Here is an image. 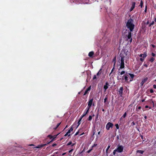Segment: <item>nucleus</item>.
I'll return each mask as SVG.
<instances>
[{"label": "nucleus", "mask_w": 156, "mask_h": 156, "mask_svg": "<svg viewBox=\"0 0 156 156\" xmlns=\"http://www.w3.org/2000/svg\"><path fill=\"white\" fill-rule=\"evenodd\" d=\"M126 26L127 28L129 29L130 31H128V34H126V36L127 37V40L129 39V41L131 42L132 40L131 32L133 30L135 27L134 22L133 20L130 19L128 20L126 24Z\"/></svg>", "instance_id": "nucleus-1"}, {"label": "nucleus", "mask_w": 156, "mask_h": 156, "mask_svg": "<svg viewBox=\"0 0 156 156\" xmlns=\"http://www.w3.org/2000/svg\"><path fill=\"white\" fill-rule=\"evenodd\" d=\"M124 149V147L122 145H119L116 149L117 152L119 153H121L123 151Z\"/></svg>", "instance_id": "nucleus-2"}, {"label": "nucleus", "mask_w": 156, "mask_h": 156, "mask_svg": "<svg viewBox=\"0 0 156 156\" xmlns=\"http://www.w3.org/2000/svg\"><path fill=\"white\" fill-rule=\"evenodd\" d=\"M124 57H121L120 66V69L123 68L124 67Z\"/></svg>", "instance_id": "nucleus-3"}, {"label": "nucleus", "mask_w": 156, "mask_h": 156, "mask_svg": "<svg viewBox=\"0 0 156 156\" xmlns=\"http://www.w3.org/2000/svg\"><path fill=\"white\" fill-rule=\"evenodd\" d=\"M113 126V124L110 122L107 123L106 126V128L107 130H109L110 128H112Z\"/></svg>", "instance_id": "nucleus-4"}, {"label": "nucleus", "mask_w": 156, "mask_h": 156, "mask_svg": "<svg viewBox=\"0 0 156 156\" xmlns=\"http://www.w3.org/2000/svg\"><path fill=\"white\" fill-rule=\"evenodd\" d=\"M89 110V108H87L86 109L85 112L83 113V114L81 116V118H83V117L85 116L86 115V114L88 113Z\"/></svg>", "instance_id": "nucleus-5"}, {"label": "nucleus", "mask_w": 156, "mask_h": 156, "mask_svg": "<svg viewBox=\"0 0 156 156\" xmlns=\"http://www.w3.org/2000/svg\"><path fill=\"white\" fill-rule=\"evenodd\" d=\"M93 101V99H90V101L88 102V106L87 107V108H89V109H90V108L92 104Z\"/></svg>", "instance_id": "nucleus-6"}, {"label": "nucleus", "mask_w": 156, "mask_h": 156, "mask_svg": "<svg viewBox=\"0 0 156 156\" xmlns=\"http://www.w3.org/2000/svg\"><path fill=\"white\" fill-rule=\"evenodd\" d=\"M122 91H123V87H121L120 88V89L119 91V94L120 95V96H122Z\"/></svg>", "instance_id": "nucleus-7"}, {"label": "nucleus", "mask_w": 156, "mask_h": 156, "mask_svg": "<svg viewBox=\"0 0 156 156\" xmlns=\"http://www.w3.org/2000/svg\"><path fill=\"white\" fill-rule=\"evenodd\" d=\"M108 83L107 82L106 83L105 85H104V89H105V91L108 88Z\"/></svg>", "instance_id": "nucleus-8"}, {"label": "nucleus", "mask_w": 156, "mask_h": 156, "mask_svg": "<svg viewBox=\"0 0 156 156\" xmlns=\"http://www.w3.org/2000/svg\"><path fill=\"white\" fill-rule=\"evenodd\" d=\"M135 5V3L133 2L132 3V6L130 9V11H131L134 8Z\"/></svg>", "instance_id": "nucleus-9"}, {"label": "nucleus", "mask_w": 156, "mask_h": 156, "mask_svg": "<svg viewBox=\"0 0 156 156\" xmlns=\"http://www.w3.org/2000/svg\"><path fill=\"white\" fill-rule=\"evenodd\" d=\"M139 56L140 57L145 58L147 56V55L146 53H145L144 54H140Z\"/></svg>", "instance_id": "nucleus-10"}, {"label": "nucleus", "mask_w": 156, "mask_h": 156, "mask_svg": "<svg viewBox=\"0 0 156 156\" xmlns=\"http://www.w3.org/2000/svg\"><path fill=\"white\" fill-rule=\"evenodd\" d=\"M90 86L88 87L85 91V93L83 94V95H85L88 92V91L90 90Z\"/></svg>", "instance_id": "nucleus-11"}, {"label": "nucleus", "mask_w": 156, "mask_h": 156, "mask_svg": "<svg viewBox=\"0 0 156 156\" xmlns=\"http://www.w3.org/2000/svg\"><path fill=\"white\" fill-rule=\"evenodd\" d=\"M126 115V113L125 112L123 115H122L120 118V120H122V119L123 118H125Z\"/></svg>", "instance_id": "nucleus-12"}, {"label": "nucleus", "mask_w": 156, "mask_h": 156, "mask_svg": "<svg viewBox=\"0 0 156 156\" xmlns=\"http://www.w3.org/2000/svg\"><path fill=\"white\" fill-rule=\"evenodd\" d=\"M94 54V52L93 51L90 52L88 54V55L90 57H92Z\"/></svg>", "instance_id": "nucleus-13"}, {"label": "nucleus", "mask_w": 156, "mask_h": 156, "mask_svg": "<svg viewBox=\"0 0 156 156\" xmlns=\"http://www.w3.org/2000/svg\"><path fill=\"white\" fill-rule=\"evenodd\" d=\"M147 78L144 79L143 80L141 83V84L142 85L147 80Z\"/></svg>", "instance_id": "nucleus-14"}, {"label": "nucleus", "mask_w": 156, "mask_h": 156, "mask_svg": "<svg viewBox=\"0 0 156 156\" xmlns=\"http://www.w3.org/2000/svg\"><path fill=\"white\" fill-rule=\"evenodd\" d=\"M46 145V144H45L38 145V146L35 147L34 148H41V147H43L45 145Z\"/></svg>", "instance_id": "nucleus-15"}, {"label": "nucleus", "mask_w": 156, "mask_h": 156, "mask_svg": "<svg viewBox=\"0 0 156 156\" xmlns=\"http://www.w3.org/2000/svg\"><path fill=\"white\" fill-rule=\"evenodd\" d=\"M82 118H81V117H80V119H79L78 122V125L77 126L76 128H77V127L78 126L80 125V121H81V119H82Z\"/></svg>", "instance_id": "nucleus-16"}, {"label": "nucleus", "mask_w": 156, "mask_h": 156, "mask_svg": "<svg viewBox=\"0 0 156 156\" xmlns=\"http://www.w3.org/2000/svg\"><path fill=\"white\" fill-rule=\"evenodd\" d=\"M144 152V151H142V150H138L136 151L137 153H139L141 154H143V153Z\"/></svg>", "instance_id": "nucleus-17"}, {"label": "nucleus", "mask_w": 156, "mask_h": 156, "mask_svg": "<svg viewBox=\"0 0 156 156\" xmlns=\"http://www.w3.org/2000/svg\"><path fill=\"white\" fill-rule=\"evenodd\" d=\"M154 58H153V57H152L150 60H149V61L152 62H153L154 61Z\"/></svg>", "instance_id": "nucleus-18"}, {"label": "nucleus", "mask_w": 156, "mask_h": 156, "mask_svg": "<svg viewBox=\"0 0 156 156\" xmlns=\"http://www.w3.org/2000/svg\"><path fill=\"white\" fill-rule=\"evenodd\" d=\"M143 4V1L142 0H141L140 4V6H141V8H142V7Z\"/></svg>", "instance_id": "nucleus-19"}, {"label": "nucleus", "mask_w": 156, "mask_h": 156, "mask_svg": "<svg viewBox=\"0 0 156 156\" xmlns=\"http://www.w3.org/2000/svg\"><path fill=\"white\" fill-rule=\"evenodd\" d=\"M129 74L130 75L131 78L133 79L134 76V75L130 73H129Z\"/></svg>", "instance_id": "nucleus-20"}, {"label": "nucleus", "mask_w": 156, "mask_h": 156, "mask_svg": "<svg viewBox=\"0 0 156 156\" xmlns=\"http://www.w3.org/2000/svg\"><path fill=\"white\" fill-rule=\"evenodd\" d=\"M107 99H108V97L107 96H106L105 98L104 99V102L105 103L106 102V101L107 100Z\"/></svg>", "instance_id": "nucleus-21"}, {"label": "nucleus", "mask_w": 156, "mask_h": 156, "mask_svg": "<svg viewBox=\"0 0 156 156\" xmlns=\"http://www.w3.org/2000/svg\"><path fill=\"white\" fill-rule=\"evenodd\" d=\"M92 119V117L90 116V115L89 118H88V120L89 121H91Z\"/></svg>", "instance_id": "nucleus-22"}, {"label": "nucleus", "mask_w": 156, "mask_h": 156, "mask_svg": "<svg viewBox=\"0 0 156 156\" xmlns=\"http://www.w3.org/2000/svg\"><path fill=\"white\" fill-rule=\"evenodd\" d=\"M125 73V72L124 71H122L121 73H120V74H119V75H122L123 74H124Z\"/></svg>", "instance_id": "nucleus-23"}, {"label": "nucleus", "mask_w": 156, "mask_h": 156, "mask_svg": "<svg viewBox=\"0 0 156 156\" xmlns=\"http://www.w3.org/2000/svg\"><path fill=\"white\" fill-rule=\"evenodd\" d=\"M124 78L126 81H127L128 80V77L127 76H125Z\"/></svg>", "instance_id": "nucleus-24"}, {"label": "nucleus", "mask_w": 156, "mask_h": 156, "mask_svg": "<svg viewBox=\"0 0 156 156\" xmlns=\"http://www.w3.org/2000/svg\"><path fill=\"white\" fill-rule=\"evenodd\" d=\"M117 152L116 150V149H115L113 152V154L114 155H115V154L116 152Z\"/></svg>", "instance_id": "nucleus-25"}, {"label": "nucleus", "mask_w": 156, "mask_h": 156, "mask_svg": "<svg viewBox=\"0 0 156 156\" xmlns=\"http://www.w3.org/2000/svg\"><path fill=\"white\" fill-rule=\"evenodd\" d=\"M72 144V142L71 141H70L67 144V145H70L71 144Z\"/></svg>", "instance_id": "nucleus-26"}, {"label": "nucleus", "mask_w": 156, "mask_h": 156, "mask_svg": "<svg viewBox=\"0 0 156 156\" xmlns=\"http://www.w3.org/2000/svg\"><path fill=\"white\" fill-rule=\"evenodd\" d=\"M110 147V146H108V147H107V149H106V152H107V151L109 149V148Z\"/></svg>", "instance_id": "nucleus-27"}, {"label": "nucleus", "mask_w": 156, "mask_h": 156, "mask_svg": "<svg viewBox=\"0 0 156 156\" xmlns=\"http://www.w3.org/2000/svg\"><path fill=\"white\" fill-rule=\"evenodd\" d=\"M60 124V123H58V124L57 125L56 127V128H55V129H56L57 128H58V126H59Z\"/></svg>", "instance_id": "nucleus-28"}, {"label": "nucleus", "mask_w": 156, "mask_h": 156, "mask_svg": "<svg viewBox=\"0 0 156 156\" xmlns=\"http://www.w3.org/2000/svg\"><path fill=\"white\" fill-rule=\"evenodd\" d=\"M154 23V22L153 21L151 23V24L149 25V26H151V25H153Z\"/></svg>", "instance_id": "nucleus-29"}, {"label": "nucleus", "mask_w": 156, "mask_h": 156, "mask_svg": "<svg viewBox=\"0 0 156 156\" xmlns=\"http://www.w3.org/2000/svg\"><path fill=\"white\" fill-rule=\"evenodd\" d=\"M150 92L151 93H153L154 92L153 90L152 89H151L150 90Z\"/></svg>", "instance_id": "nucleus-30"}, {"label": "nucleus", "mask_w": 156, "mask_h": 156, "mask_svg": "<svg viewBox=\"0 0 156 156\" xmlns=\"http://www.w3.org/2000/svg\"><path fill=\"white\" fill-rule=\"evenodd\" d=\"M48 137L50 138V139H51V138H52V136H51V135H48Z\"/></svg>", "instance_id": "nucleus-31"}, {"label": "nucleus", "mask_w": 156, "mask_h": 156, "mask_svg": "<svg viewBox=\"0 0 156 156\" xmlns=\"http://www.w3.org/2000/svg\"><path fill=\"white\" fill-rule=\"evenodd\" d=\"M115 126L116 127V128L117 129H118L119 128V126L118 124H116L115 125Z\"/></svg>", "instance_id": "nucleus-32"}, {"label": "nucleus", "mask_w": 156, "mask_h": 156, "mask_svg": "<svg viewBox=\"0 0 156 156\" xmlns=\"http://www.w3.org/2000/svg\"><path fill=\"white\" fill-rule=\"evenodd\" d=\"M151 55L153 56L154 57L155 56V54L153 53H151Z\"/></svg>", "instance_id": "nucleus-33"}, {"label": "nucleus", "mask_w": 156, "mask_h": 156, "mask_svg": "<svg viewBox=\"0 0 156 156\" xmlns=\"http://www.w3.org/2000/svg\"><path fill=\"white\" fill-rule=\"evenodd\" d=\"M92 150V149H90L88 151H87V153H90L91 151Z\"/></svg>", "instance_id": "nucleus-34"}, {"label": "nucleus", "mask_w": 156, "mask_h": 156, "mask_svg": "<svg viewBox=\"0 0 156 156\" xmlns=\"http://www.w3.org/2000/svg\"><path fill=\"white\" fill-rule=\"evenodd\" d=\"M101 70V69H100V71H99V72H98L97 73V76H99V75H100L99 72H100V71Z\"/></svg>", "instance_id": "nucleus-35"}, {"label": "nucleus", "mask_w": 156, "mask_h": 156, "mask_svg": "<svg viewBox=\"0 0 156 156\" xmlns=\"http://www.w3.org/2000/svg\"><path fill=\"white\" fill-rule=\"evenodd\" d=\"M114 69V67H113V68L112 69V70L111 71V73H110L109 75V76H110L111 75V73H112V72L113 71Z\"/></svg>", "instance_id": "nucleus-36"}, {"label": "nucleus", "mask_w": 156, "mask_h": 156, "mask_svg": "<svg viewBox=\"0 0 156 156\" xmlns=\"http://www.w3.org/2000/svg\"><path fill=\"white\" fill-rule=\"evenodd\" d=\"M96 78V76L95 75H94V77L93 78V79L94 80Z\"/></svg>", "instance_id": "nucleus-37"}, {"label": "nucleus", "mask_w": 156, "mask_h": 156, "mask_svg": "<svg viewBox=\"0 0 156 156\" xmlns=\"http://www.w3.org/2000/svg\"><path fill=\"white\" fill-rule=\"evenodd\" d=\"M73 149H72L70 150L69 151V153H70L73 151Z\"/></svg>", "instance_id": "nucleus-38"}, {"label": "nucleus", "mask_w": 156, "mask_h": 156, "mask_svg": "<svg viewBox=\"0 0 156 156\" xmlns=\"http://www.w3.org/2000/svg\"><path fill=\"white\" fill-rule=\"evenodd\" d=\"M140 60L142 62H143L144 60V59L142 58H141L140 59Z\"/></svg>", "instance_id": "nucleus-39"}, {"label": "nucleus", "mask_w": 156, "mask_h": 156, "mask_svg": "<svg viewBox=\"0 0 156 156\" xmlns=\"http://www.w3.org/2000/svg\"><path fill=\"white\" fill-rule=\"evenodd\" d=\"M153 86V87L154 88L156 89V85H155V84Z\"/></svg>", "instance_id": "nucleus-40"}, {"label": "nucleus", "mask_w": 156, "mask_h": 156, "mask_svg": "<svg viewBox=\"0 0 156 156\" xmlns=\"http://www.w3.org/2000/svg\"><path fill=\"white\" fill-rule=\"evenodd\" d=\"M73 128L72 127L69 130L70 131V132L71 131H72L73 130Z\"/></svg>", "instance_id": "nucleus-41"}, {"label": "nucleus", "mask_w": 156, "mask_h": 156, "mask_svg": "<svg viewBox=\"0 0 156 156\" xmlns=\"http://www.w3.org/2000/svg\"><path fill=\"white\" fill-rule=\"evenodd\" d=\"M56 145L57 144H52V146L53 147H55L56 146Z\"/></svg>", "instance_id": "nucleus-42"}, {"label": "nucleus", "mask_w": 156, "mask_h": 156, "mask_svg": "<svg viewBox=\"0 0 156 156\" xmlns=\"http://www.w3.org/2000/svg\"><path fill=\"white\" fill-rule=\"evenodd\" d=\"M70 131L69 130L67 132V133L68 134H69V133H70Z\"/></svg>", "instance_id": "nucleus-43"}, {"label": "nucleus", "mask_w": 156, "mask_h": 156, "mask_svg": "<svg viewBox=\"0 0 156 156\" xmlns=\"http://www.w3.org/2000/svg\"><path fill=\"white\" fill-rule=\"evenodd\" d=\"M79 133V131H78L75 134V136H76V135H77L78 133Z\"/></svg>", "instance_id": "nucleus-44"}, {"label": "nucleus", "mask_w": 156, "mask_h": 156, "mask_svg": "<svg viewBox=\"0 0 156 156\" xmlns=\"http://www.w3.org/2000/svg\"><path fill=\"white\" fill-rule=\"evenodd\" d=\"M67 135H68L69 136L70 135V134L69 135L67 133H66L65 135L64 136H66Z\"/></svg>", "instance_id": "nucleus-45"}, {"label": "nucleus", "mask_w": 156, "mask_h": 156, "mask_svg": "<svg viewBox=\"0 0 156 156\" xmlns=\"http://www.w3.org/2000/svg\"><path fill=\"white\" fill-rule=\"evenodd\" d=\"M132 123L133 125H134L135 124V123L134 122H133Z\"/></svg>", "instance_id": "nucleus-46"}, {"label": "nucleus", "mask_w": 156, "mask_h": 156, "mask_svg": "<svg viewBox=\"0 0 156 156\" xmlns=\"http://www.w3.org/2000/svg\"><path fill=\"white\" fill-rule=\"evenodd\" d=\"M152 45V47L153 48H155V45H153V44H152V45Z\"/></svg>", "instance_id": "nucleus-47"}, {"label": "nucleus", "mask_w": 156, "mask_h": 156, "mask_svg": "<svg viewBox=\"0 0 156 156\" xmlns=\"http://www.w3.org/2000/svg\"><path fill=\"white\" fill-rule=\"evenodd\" d=\"M144 66H145L146 67H147V65L146 64H145L144 65Z\"/></svg>", "instance_id": "nucleus-48"}, {"label": "nucleus", "mask_w": 156, "mask_h": 156, "mask_svg": "<svg viewBox=\"0 0 156 156\" xmlns=\"http://www.w3.org/2000/svg\"><path fill=\"white\" fill-rule=\"evenodd\" d=\"M148 107H149V106H148L146 105V106H145V108H148Z\"/></svg>", "instance_id": "nucleus-49"}, {"label": "nucleus", "mask_w": 156, "mask_h": 156, "mask_svg": "<svg viewBox=\"0 0 156 156\" xmlns=\"http://www.w3.org/2000/svg\"><path fill=\"white\" fill-rule=\"evenodd\" d=\"M141 108V107H140V106H139V107H138V109H140Z\"/></svg>", "instance_id": "nucleus-50"}, {"label": "nucleus", "mask_w": 156, "mask_h": 156, "mask_svg": "<svg viewBox=\"0 0 156 156\" xmlns=\"http://www.w3.org/2000/svg\"><path fill=\"white\" fill-rule=\"evenodd\" d=\"M144 118L145 119H147V116L146 115H145L144 116Z\"/></svg>", "instance_id": "nucleus-51"}, {"label": "nucleus", "mask_w": 156, "mask_h": 156, "mask_svg": "<svg viewBox=\"0 0 156 156\" xmlns=\"http://www.w3.org/2000/svg\"><path fill=\"white\" fill-rule=\"evenodd\" d=\"M115 59H116L115 58L113 59V61H115Z\"/></svg>", "instance_id": "nucleus-52"}, {"label": "nucleus", "mask_w": 156, "mask_h": 156, "mask_svg": "<svg viewBox=\"0 0 156 156\" xmlns=\"http://www.w3.org/2000/svg\"><path fill=\"white\" fill-rule=\"evenodd\" d=\"M34 144H30L29 145V146H34Z\"/></svg>", "instance_id": "nucleus-53"}, {"label": "nucleus", "mask_w": 156, "mask_h": 156, "mask_svg": "<svg viewBox=\"0 0 156 156\" xmlns=\"http://www.w3.org/2000/svg\"><path fill=\"white\" fill-rule=\"evenodd\" d=\"M144 101H145L144 99H143L142 100V102H143Z\"/></svg>", "instance_id": "nucleus-54"}, {"label": "nucleus", "mask_w": 156, "mask_h": 156, "mask_svg": "<svg viewBox=\"0 0 156 156\" xmlns=\"http://www.w3.org/2000/svg\"><path fill=\"white\" fill-rule=\"evenodd\" d=\"M75 144H72L71 146H73Z\"/></svg>", "instance_id": "nucleus-55"}, {"label": "nucleus", "mask_w": 156, "mask_h": 156, "mask_svg": "<svg viewBox=\"0 0 156 156\" xmlns=\"http://www.w3.org/2000/svg\"><path fill=\"white\" fill-rule=\"evenodd\" d=\"M149 23V21H147V23H146V24H148Z\"/></svg>", "instance_id": "nucleus-56"}, {"label": "nucleus", "mask_w": 156, "mask_h": 156, "mask_svg": "<svg viewBox=\"0 0 156 156\" xmlns=\"http://www.w3.org/2000/svg\"><path fill=\"white\" fill-rule=\"evenodd\" d=\"M100 131H99V132H98V135H99V134H100Z\"/></svg>", "instance_id": "nucleus-57"}, {"label": "nucleus", "mask_w": 156, "mask_h": 156, "mask_svg": "<svg viewBox=\"0 0 156 156\" xmlns=\"http://www.w3.org/2000/svg\"><path fill=\"white\" fill-rule=\"evenodd\" d=\"M141 136V138H142V139H143V136L141 135V136Z\"/></svg>", "instance_id": "nucleus-58"}, {"label": "nucleus", "mask_w": 156, "mask_h": 156, "mask_svg": "<svg viewBox=\"0 0 156 156\" xmlns=\"http://www.w3.org/2000/svg\"><path fill=\"white\" fill-rule=\"evenodd\" d=\"M65 154H66V153H63L62 154V155H64Z\"/></svg>", "instance_id": "nucleus-59"}, {"label": "nucleus", "mask_w": 156, "mask_h": 156, "mask_svg": "<svg viewBox=\"0 0 156 156\" xmlns=\"http://www.w3.org/2000/svg\"><path fill=\"white\" fill-rule=\"evenodd\" d=\"M154 21L156 22V18H155L154 20Z\"/></svg>", "instance_id": "nucleus-60"}, {"label": "nucleus", "mask_w": 156, "mask_h": 156, "mask_svg": "<svg viewBox=\"0 0 156 156\" xmlns=\"http://www.w3.org/2000/svg\"><path fill=\"white\" fill-rule=\"evenodd\" d=\"M146 11H147V9H145V12H146Z\"/></svg>", "instance_id": "nucleus-61"}, {"label": "nucleus", "mask_w": 156, "mask_h": 156, "mask_svg": "<svg viewBox=\"0 0 156 156\" xmlns=\"http://www.w3.org/2000/svg\"><path fill=\"white\" fill-rule=\"evenodd\" d=\"M67 127V126H66V127H65V128L64 129H65Z\"/></svg>", "instance_id": "nucleus-62"}, {"label": "nucleus", "mask_w": 156, "mask_h": 156, "mask_svg": "<svg viewBox=\"0 0 156 156\" xmlns=\"http://www.w3.org/2000/svg\"><path fill=\"white\" fill-rule=\"evenodd\" d=\"M102 111L103 112H104V109H102Z\"/></svg>", "instance_id": "nucleus-63"}, {"label": "nucleus", "mask_w": 156, "mask_h": 156, "mask_svg": "<svg viewBox=\"0 0 156 156\" xmlns=\"http://www.w3.org/2000/svg\"><path fill=\"white\" fill-rule=\"evenodd\" d=\"M117 137L118 139H119V136H117Z\"/></svg>", "instance_id": "nucleus-64"}]
</instances>
